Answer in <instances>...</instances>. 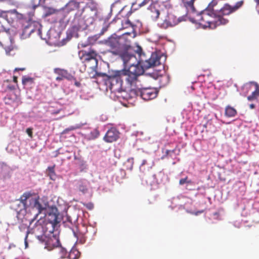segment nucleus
<instances>
[{"label":"nucleus","mask_w":259,"mask_h":259,"mask_svg":"<svg viewBox=\"0 0 259 259\" xmlns=\"http://www.w3.org/2000/svg\"><path fill=\"white\" fill-rule=\"evenodd\" d=\"M147 163V160L144 159L142 161V165L145 164Z\"/></svg>","instance_id":"nucleus-46"},{"label":"nucleus","mask_w":259,"mask_h":259,"mask_svg":"<svg viewBox=\"0 0 259 259\" xmlns=\"http://www.w3.org/2000/svg\"><path fill=\"white\" fill-rule=\"evenodd\" d=\"M2 49V44L0 42V51H1Z\"/></svg>","instance_id":"nucleus-49"},{"label":"nucleus","mask_w":259,"mask_h":259,"mask_svg":"<svg viewBox=\"0 0 259 259\" xmlns=\"http://www.w3.org/2000/svg\"><path fill=\"white\" fill-rule=\"evenodd\" d=\"M65 78L67 79L68 80H75V78L73 76L68 74V72H67V77H65Z\"/></svg>","instance_id":"nucleus-37"},{"label":"nucleus","mask_w":259,"mask_h":259,"mask_svg":"<svg viewBox=\"0 0 259 259\" xmlns=\"http://www.w3.org/2000/svg\"><path fill=\"white\" fill-rule=\"evenodd\" d=\"M237 112V110L233 107L228 105L225 108V115L228 117H232L236 116Z\"/></svg>","instance_id":"nucleus-16"},{"label":"nucleus","mask_w":259,"mask_h":259,"mask_svg":"<svg viewBox=\"0 0 259 259\" xmlns=\"http://www.w3.org/2000/svg\"><path fill=\"white\" fill-rule=\"evenodd\" d=\"M31 24H32V23H31L29 24V26L25 27V30H26L27 28H29V27H31Z\"/></svg>","instance_id":"nucleus-48"},{"label":"nucleus","mask_w":259,"mask_h":259,"mask_svg":"<svg viewBox=\"0 0 259 259\" xmlns=\"http://www.w3.org/2000/svg\"><path fill=\"white\" fill-rule=\"evenodd\" d=\"M174 151V150L170 151V150H166V151H165V155L167 156L170 152H173Z\"/></svg>","instance_id":"nucleus-43"},{"label":"nucleus","mask_w":259,"mask_h":259,"mask_svg":"<svg viewBox=\"0 0 259 259\" xmlns=\"http://www.w3.org/2000/svg\"><path fill=\"white\" fill-rule=\"evenodd\" d=\"M80 3L71 1L66 5V9L68 11H72L78 9L79 8Z\"/></svg>","instance_id":"nucleus-15"},{"label":"nucleus","mask_w":259,"mask_h":259,"mask_svg":"<svg viewBox=\"0 0 259 259\" xmlns=\"http://www.w3.org/2000/svg\"><path fill=\"white\" fill-rule=\"evenodd\" d=\"M176 23H172L169 20H165L161 24V27L163 28H167L169 26H172L176 25Z\"/></svg>","instance_id":"nucleus-25"},{"label":"nucleus","mask_w":259,"mask_h":259,"mask_svg":"<svg viewBox=\"0 0 259 259\" xmlns=\"http://www.w3.org/2000/svg\"><path fill=\"white\" fill-rule=\"evenodd\" d=\"M83 12H85L87 14H84L82 17L85 21H89L90 23H92L94 20V15L96 12L91 9L82 10Z\"/></svg>","instance_id":"nucleus-13"},{"label":"nucleus","mask_w":259,"mask_h":259,"mask_svg":"<svg viewBox=\"0 0 259 259\" xmlns=\"http://www.w3.org/2000/svg\"><path fill=\"white\" fill-rule=\"evenodd\" d=\"M7 99L10 100L11 99H10V98L8 97Z\"/></svg>","instance_id":"nucleus-58"},{"label":"nucleus","mask_w":259,"mask_h":259,"mask_svg":"<svg viewBox=\"0 0 259 259\" xmlns=\"http://www.w3.org/2000/svg\"><path fill=\"white\" fill-rule=\"evenodd\" d=\"M34 31V29L33 28L31 29V30H30V32H32Z\"/></svg>","instance_id":"nucleus-50"},{"label":"nucleus","mask_w":259,"mask_h":259,"mask_svg":"<svg viewBox=\"0 0 259 259\" xmlns=\"http://www.w3.org/2000/svg\"><path fill=\"white\" fill-rule=\"evenodd\" d=\"M193 23L198 24L203 28L208 27L215 29L221 25H225L229 22V20L217 16V14L208 10H205L200 13L197 14L191 18Z\"/></svg>","instance_id":"nucleus-2"},{"label":"nucleus","mask_w":259,"mask_h":259,"mask_svg":"<svg viewBox=\"0 0 259 259\" xmlns=\"http://www.w3.org/2000/svg\"><path fill=\"white\" fill-rule=\"evenodd\" d=\"M6 104H11V102H8V101H7V102H6Z\"/></svg>","instance_id":"nucleus-53"},{"label":"nucleus","mask_w":259,"mask_h":259,"mask_svg":"<svg viewBox=\"0 0 259 259\" xmlns=\"http://www.w3.org/2000/svg\"><path fill=\"white\" fill-rule=\"evenodd\" d=\"M136 52L141 57V55H142V48L139 47V46H138L137 47V50H136Z\"/></svg>","instance_id":"nucleus-36"},{"label":"nucleus","mask_w":259,"mask_h":259,"mask_svg":"<svg viewBox=\"0 0 259 259\" xmlns=\"http://www.w3.org/2000/svg\"><path fill=\"white\" fill-rule=\"evenodd\" d=\"M79 55L81 59H83L85 61H89L91 60H95L97 63V57L98 56L97 53L93 50H90L89 52L80 51L79 52Z\"/></svg>","instance_id":"nucleus-10"},{"label":"nucleus","mask_w":259,"mask_h":259,"mask_svg":"<svg viewBox=\"0 0 259 259\" xmlns=\"http://www.w3.org/2000/svg\"><path fill=\"white\" fill-rule=\"evenodd\" d=\"M172 17H173V16H171V17H169V20H170V19H171L172 18Z\"/></svg>","instance_id":"nucleus-54"},{"label":"nucleus","mask_w":259,"mask_h":259,"mask_svg":"<svg viewBox=\"0 0 259 259\" xmlns=\"http://www.w3.org/2000/svg\"><path fill=\"white\" fill-rule=\"evenodd\" d=\"M80 256V252L76 249H72L68 254L69 259H78Z\"/></svg>","instance_id":"nucleus-22"},{"label":"nucleus","mask_w":259,"mask_h":259,"mask_svg":"<svg viewBox=\"0 0 259 259\" xmlns=\"http://www.w3.org/2000/svg\"><path fill=\"white\" fill-rule=\"evenodd\" d=\"M150 1L151 0H136V4L141 8L149 3Z\"/></svg>","instance_id":"nucleus-28"},{"label":"nucleus","mask_w":259,"mask_h":259,"mask_svg":"<svg viewBox=\"0 0 259 259\" xmlns=\"http://www.w3.org/2000/svg\"><path fill=\"white\" fill-rule=\"evenodd\" d=\"M87 208H88L89 209H92L94 207V205L92 203H89L85 205Z\"/></svg>","instance_id":"nucleus-38"},{"label":"nucleus","mask_w":259,"mask_h":259,"mask_svg":"<svg viewBox=\"0 0 259 259\" xmlns=\"http://www.w3.org/2000/svg\"><path fill=\"white\" fill-rule=\"evenodd\" d=\"M249 107L250 109H254L255 108V105L253 104H251L249 105Z\"/></svg>","instance_id":"nucleus-44"},{"label":"nucleus","mask_w":259,"mask_h":259,"mask_svg":"<svg viewBox=\"0 0 259 259\" xmlns=\"http://www.w3.org/2000/svg\"><path fill=\"white\" fill-rule=\"evenodd\" d=\"M112 53L114 54H117V53H115V52H112Z\"/></svg>","instance_id":"nucleus-55"},{"label":"nucleus","mask_w":259,"mask_h":259,"mask_svg":"<svg viewBox=\"0 0 259 259\" xmlns=\"http://www.w3.org/2000/svg\"><path fill=\"white\" fill-rule=\"evenodd\" d=\"M139 62L137 65H132L127 69H124L122 74L125 76V80L130 86L136 85L138 81L139 77L143 74L145 70L158 66L160 64V58L156 54H152L150 58L145 60L143 64L140 65Z\"/></svg>","instance_id":"nucleus-1"},{"label":"nucleus","mask_w":259,"mask_h":259,"mask_svg":"<svg viewBox=\"0 0 259 259\" xmlns=\"http://www.w3.org/2000/svg\"><path fill=\"white\" fill-rule=\"evenodd\" d=\"M26 133L30 138L32 137L33 133L32 130L31 128H28L26 129Z\"/></svg>","instance_id":"nucleus-35"},{"label":"nucleus","mask_w":259,"mask_h":259,"mask_svg":"<svg viewBox=\"0 0 259 259\" xmlns=\"http://www.w3.org/2000/svg\"><path fill=\"white\" fill-rule=\"evenodd\" d=\"M77 127L76 126H71L68 128H65L63 132H62V134H67L70 131H73V130H75L77 128Z\"/></svg>","instance_id":"nucleus-30"},{"label":"nucleus","mask_w":259,"mask_h":259,"mask_svg":"<svg viewBox=\"0 0 259 259\" xmlns=\"http://www.w3.org/2000/svg\"><path fill=\"white\" fill-rule=\"evenodd\" d=\"M54 72L58 74V76L56 78L57 81L62 80L65 77H67V71L64 69L60 68H55Z\"/></svg>","instance_id":"nucleus-14"},{"label":"nucleus","mask_w":259,"mask_h":259,"mask_svg":"<svg viewBox=\"0 0 259 259\" xmlns=\"http://www.w3.org/2000/svg\"><path fill=\"white\" fill-rule=\"evenodd\" d=\"M122 50L119 51L118 54L123 61L125 68H128L132 65H137L138 62H140L139 64L141 65L145 61L142 59L137 61L136 56L132 54L133 49L130 42L125 43Z\"/></svg>","instance_id":"nucleus-4"},{"label":"nucleus","mask_w":259,"mask_h":259,"mask_svg":"<svg viewBox=\"0 0 259 259\" xmlns=\"http://www.w3.org/2000/svg\"><path fill=\"white\" fill-rule=\"evenodd\" d=\"M42 0H39V4L40 3V2ZM44 2L45 1V0H42Z\"/></svg>","instance_id":"nucleus-57"},{"label":"nucleus","mask_w":259,"mask_h":259,"mask_svg":"<svg viewBox=\"0 0 259 259\" xmlns=\"http://www.w3.org/2000/svg\"><path fill=\"white\" fill-rule=\"evenodd\" d=\"M123 10H122L121 13H122L123 12Z\"/></svg>","instance_id":"nucleus-59"},{"label":"nucleus","mask_w":259,"mask_h":259,"mask_svg":"<svg viewBox=\"0 0 259 259\" xmlns=\"http://www.w3.org/2000/svg\"><path fill=\"white\" fill-rule=\"evenodd\" d=\"M77 188L79 191L84 194L88 191V187L84 180H80L77 182Z\"/></svg>","instance_id":"nucleus-18"},{"label":"nucleus","mask_w":259,"mask_h":259,"mask_svg":"<svg viewBox=\"0 0 259 259\" xmlns=\"http://www.w3.org/2000/svg\"><path fill=\"white\" fill-rule=\"evenodd\" d=\"M58 259H59V258H58Z\"/></svg>","instance_id":"nucleus-60"},{"label":"nucleus","mask_w":259,"mask_h":259,"mask_svg":"<svg viewBox=\"0 0 259 259\" xmlns=\"http://www.w3.org/2000/svg\"><path fill=\"white\" fill-rule=\"evenodd\" d=\"M38 5H39V4H38L37 5H35V6H33V8H34V9H35V8L38 6Z\"/></svg>","instance_id":"nucleus-51"},{"label":"nucleus","mask_w":259,"mask_h":259,"mask_svg":"<svg viewBox=\"0 0 259 259\" xmlns=\"http://www.w3.org/2000/svg\"><path fill=\"white\" fill-rule=\"evenodd\" d=\"M42 238L41 243L44 245L45 248L48 250H51L55 248L59 247L60 246V242L59 237L54 235L51 236L47 237L41 236Z\"/></svg>","instance_id":"nucleus-6"},{"label":"nucleus","mask_w":259,"mask_h":259,"mask_svg":"<svg viewBox=\"0 0 259 259\" xmlns=\"http://www.w3.org/2000/svg\"><path fill=\"white\" fill-rule=\"evenodd\" d=\"M195 0H183L184 6L188 11L194 12L195 8L194 6V2Z\"/></svg>","instance_id":"nucleus-19"},{"label":"nucleus","mask_w":259,"mask_h":259,"mask_svg":"<svg viewBox=\"0 0 259 259\" xmlns=\"http://www.w3.org/2000/svg\"><path fill=\"white\" fill-rule=\"evenodd\" d=\"M13 103L15 104V107H18L21 104L22 102L19 98L16 97L15 100L13 101Z\"/></svg>","instance_id":"nucleus-33"},{"label":"nucleus","mask_w":259,"mask_h":259,"mask_svg":"<svg viewBox=\"0 0 259 259\" xmlns=\"http://www.w3.org/2000/svg\"><path fill=\"white\" fill-rule=\"evenodd\" d=\"M16 12V10L8 11H4L0 10V17L3 18L7 20H8V16L10 14H13ZM3 27V25L0 23V28Z\"/></svg>","instance_id":"nucleus-21"},{"label":"nucleus","mask_w":259,"mask_h":259,"mask_svg":"<svg viewBox=\"0 0 259 259\" xmlns=\"http://www.w3.org/2000/svg\"><path fill=\"white\" fill-rule=\"evenodd\" d=\"M119 132L115 128H111L106 133L104 140L108 143L116 141L119 138Z\"/></svg>","instance_id":"nucleus-11"},{"label":"nucleus","mask_w":259,"mask_h":259,"mask_svg":"<svg viewBox=\"0 0 259 259\" xmlns=\"http://www.w3.org/2000/svg\"><path fill=\"white\" fill-rule=\"evenodd\" d=\"M127 41L124 36L119 37H111L106 41V45L112 49L119 48L122 49Z\"/></svg>","instance_id":"nucleus-8"},{"label":"nucleus","mask_w":259,"mask_h":259,"mask_svg":"<svg viewBox=\"0 0 259 259\" xmlns=\"http://www.w3.org/2000/svg\"><path fill=\"white\" fill-rule=\"evenodd\" d=\"M56 10L54 9V8H50V7H47L46 8V16H48L51 15H52L56 12Z\"/></svg>","instance_id":"nucleus-27"},{"label":"nucleus","mask_w":259,"mask_h":259,"mask_svg":"<svg viewBox=\"0 0 259 259\" xmlns=\"http://www.w3.org/2000/svg\"><path fill=\"white\" fill-rule=\"evenodd\" d=\"M100 135V133L97 129H94L90 134V139L94 140L97 138Z\"/></svg>","instance_id":"nucleus-26"},{"label":"nucleus","mask_w":259,"mask_h":259,"mask_svg":"<svg viewBox=\"0 0 259 259\" xmlns=\"http://www.w3.org/2000/svg\"><path fill=\"white\" fill-rule=\"evenodd\" d=\"M59 249L60 250V257L61 258H64L67 255V251L63 248L62 247H59Z\"/></svg>","instance_id":"nucleus-29"},{"label":"nucleus","mask_w":259,"mask_h":259,"mask_svg":"<svg viewBox=\"0 0 259 259\" xmlns=\"http://www.w3.org/2000/svg\"><path fill=\"white\" fill-rule=\"evenodd\" d=\"M132 14V9L129 11L127 14H126V17L127 18V20H126L124 22L122 23V28L125 29L128 28L130 27H134L135 25L128 19V17Z\"/></svg>","instance_id":"nucleus-17"},{"label":"nucleus","mask_w":259,"mask_h":259,"mask_svg":"<svg viewBox=\"0 0 259 259\" xmlns=\"http://www.w3.org/2000/svg\"><path fill=\"white\" fill-rule=\"evenodd\" d=\"M126 162H127V163H128L130 164L129 168L131 169H132L133 168V165H134V158H133V157L129 158L127 160Z\"/></svg>","instance_id":"nucleus-32"},{"label":"nucleus","mask_w":259,"mask_h":259,"mask_svg":"<svg viewBox=\"0 0 259 259\" xmlns=\"http://www.w3.org/2000/svg\"><path fill=\"white\" fill-rule=\"evenodd\" d=\"M22 82L24 85H30L34 83V79L29 76H24L22 77Z\"/></svg>","instance_id":"nucleus-23"},{"label":"nucleus","mask_w":259,"mask_h":259,"mask_svg":"<svg viewBox=\"0 0 259 259\" xmlns=\"http://www.w3.org/2000/svg\"><path fill=\"white\" fill-rule=\"evenodd\" d=\"M256 9L258 12L259 13V0H256Z\"/></svg>","instance_id":"nucleus-40"},{"label":"nucleus","mask_w":259,"mask_h":259,"mask_svg":"<svg viewBox=\"0 0 259 259\" xmlns=\"http://www.w3.org/2000/svg\"><path fill=\"white\" fill-rule=\"evenodd\" d=\"M97 75L104 77L105 84L111 90L112 89L115 84L117 83L120 79V77L116 75L109 76L105 73H98Z\"/></svg>","instance_id":"nucleus-9"},{"label":"nucleus","mask_w":259,"mask_h":259,"mask_svg":"<svg viewBox=\"0 0 259 259\" xmlns=\"http://www.w3.org/2000/svg\"><path fill=\"white\" fill-rule=\"evenodd\" d=\"M134 92L137 96H140L146 101L155 98L158 94V91L156 89L152 88L138 89L134 90Z\"/></svg>","instance_id":"nucleus-5"},{"label":"nucleus","mask_w":259,"mask_h":259,"mask_svg":"<svg viewBox=\"0 0 259 259\" xmlns=\"http://www.w3.org/2000/svg\"><path fill=\"white\" fill-rule=\"evenodd\" d=\"M55 165L52 166H49L47 169L48 172V175L50 179L55 180L56 177V175L55 171Z\"/></svg>","instance_id":"nucleus-20"},{"label":"nucleus","mask_w":259,"mask_h":259,"mask_svg":"<svg viewBox=\"0 0 259 259\" xmlns=\"http://www.w3.org/2000/svg\"><path fill=\"white\" fill-rule=\"evenodd\" d=\"M25 69V68H16L15 69V71H18V70L24 71Z\"/></svg>","instance_id":"nucleus-42"},{"label":"nucleus","mask_w":259,"mask_h":259,"mask_svg":"<svg viewBox=\"0 0 259 259\" xmlns=\"http://www.w3.org/2000/svg\"><path fill=\"white\" fill-rule=\"evenodd\" d=\"M83 47H85L87 46V45H81Z\"/></svg>","instance_id":"nucleus-52"},{"label":"nucleus","mask_w":259,"mask_h":259,"mask_svg":"<svg viewBox=\"0 0 259 259\" xmlns=\"http://www.w3.org/2000/svg\"><path fill=\"white\" fill-rule=\"evenodd\" d=\"M74 84L77 87H80L81 86V83L79 82L76 81V79L74 80Z\"/></svg>","instance_id":"nucleus-39"},{"label":"nucleus","mask_w":259,"mask_h":259,"mask_svg":"<svg viewBox=\"0 0 259 259\" xmlns=\"http://www.w3.org/2000/svg\"><path fill=\"white\" fill-rule=\"evenodd\" d=\"M13 81L14 82H17V77L15 76L13 77Z\"/></svg>","instance_id":"nucleus-45"},{"label":"nucleus","mask_w":259,"mask_h":259,"mask_svg":"<svg viewBox=\"0 0 259 259\" xmlns=\"http://www.w3.org/2000/svg\"><path fill=\"white\" fill-rule=\"evenodd\" d=\"M27 235H28V233H27V235L25 237V245L27 246V242L26 241V240H27Z\"/></svg>","instance_id":"nucleus-47"},{"label":"nucleus","mask_w":259,"mask_h":259,"mask_svg":"<svg viewBox=\"0 0 259 259\" xmlns=\"http://www.w3.org/2000/svg\"><path fill=\"white\" fill-rule=\"evenodd\" d=\"M204 212L203 210H199L197 211H189V212L192 214L195 215H198L199 214L202 213Z\"/></svg>","instance_id":"nucleus-34"},{"label":"nucleus","mask_w":259,"mask_h":259,"mask_svg":"<svg viewBox=\"0 0 259 259\" xmlns=\"http://www.w3.org/2000/svg\"><path fill=\"white\" fill-rule=\"evenodd\" d=\"M135 5H138L137 4H136V2H135ZM134 4H133V5H132V7H134Z\"/></svg>","instance_id":"nucleus-56"},{"label":"nucleus","mask_w":259,"mask_h":259,"mask_svg":"<svg viewBox=\"0 0 259 259\" xmlns=\"http://www.w3.org/2000/svg\"><path fill=\"white\" fill-rule=\"evenodd\" d=\"M19 200L22 204L23 209L25 210L28 208L35 209L37 210L36 215L41 213L46 209V207L40 203L39 196L31 191L24 192Z\"/></svg>","instance_id":"nucleus-3"},{"label":"nucleus","mask_w":259,"mask_h":259,"mask_svg":"<svg viewBox=\"0 0 259 259\" xmlns=\"http://www.w3.org/2000/svg\"><path fill=\"white\" fill-rule=\"evenodd\" d=\"M250 83L253 84L255 87V90L250 95L247 97V100L251 101L256 99L259 96V84L254 81L250 82Z\"/></svg>","instance_id":"nucleus-12"},{"label":"nucleus","mask_w":259,"mask_h":259,"mask_svg":"<svg viewBox=\"0 0 259 259\" xmlns=\"http://www.w3.org/2000/svg\"><path fill=\"white\" fill-rule=\"evenodd\" d=\"M187 179H188V177H186V178H183V179H181L179 181L180 185H182L185 183L191 184V181H190V180L188 181Z\"/></svg>","instance_id":"nucleus-31"},{"label":"nucleus","mask_w":259,"mask_h":259,"mask_svg":"<svg viewBox=\"0 0 259 259\" xmlns=\"http://www.w3.org/2000/svg\"><path fill=\"white\" fill-rule=\"evenodd\" d=\"M49 217H51V218L49 219V221L52 225H56L59 223L58 217L55 213H49Z\"/></svg>","instance_id":"nucleus-24"},{"label":"nucleus","mask_w":259,"mask_h":259,"mask_svg":"<svg viewBox=\"0 0 259 259\" xmlns=\"http://www.w3.org/2000/svg\"><path fill=\"white\" fill-rule=\"evenodd\" d=\"M244 4V1L242 0L236 3L234 6H231L228 4H226L219 11L217 14V16H220L221 18H224V16L229 15L235 12L238 9L242 6Z\"/></svg>","instance_id":"nucleus-7"},{"label":"nucleus","mask_w":259,"mask_h":259,"mask_svg":"<svg viewBox=\"0 0 259 259\" xmlns=\"http://www.w3.org/2000/svg\"><path fill=\"white\" fill-rule=\"evenodd\" d=\"M156 16H155V17L156 18H158L159 17V14H160V12L158 10H156Z\"/></svg>","instance_id":"nucleus-41"}]
</instances>
